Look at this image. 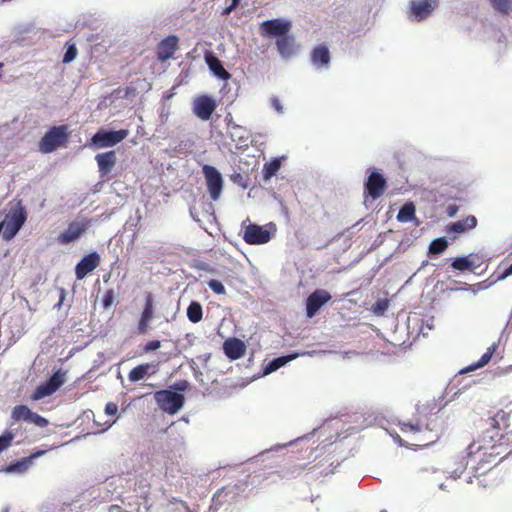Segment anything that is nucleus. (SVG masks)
Instances as JSON below:
<instances>
[{
    "mask_svg": "<svg viewBox=\"0 0 512 512\" xmlns=\"http://www.w3.org/2000/svg\"><path fill=\"white\" fill-rule=\"evenodd\" d=\"M434 408V403L417 404L414 422H399L398 426L401 432L419 435L416 442L411 445L427 447L440 438L436 424L437 415L433 412Z\"/></svg>",
    "mask_w": 512,
    "mask_h": 512,
    "instance_id": "obj_1",
    "label": "nucleus"
},
{
    "mask_svg": "<svg viewBox=\"0 0 512 512\" xmlns=\"http://www.w3.org/2000/svg\"><path fill=\"white\" fill-rule=\"evenodd\" d=\"M69 128L67 125L51 127L39 141L38 147L42 153H52L60 147H66L69 141Z\"/></svg>",
    "mask_w": 512,
    "mask_h": 512,
    "instance_id": "obj_2",
    "label": "nucleus"
},
{
    "mask_svg": "<svg viewBox=\"0 0 512 512\" xmlns=\"http://www.w3.org/2000/svg\"><path fill=\"white\" fill-rule=\"evenodd\" d=\"M487 444L488 457L491 459V463L495 462L497 457L502 460L512 453V433H500L498 436L489 435Z\"/></svg>",
    "mask_w": 512,
    "mask_h": 512,
    "instance_id": "obj_3",
    "label": "nucleus"
},
{
    "mask_svg": "<svg viewBox=\"0 0 512 512\" xmlns=\"http://www.w3.org/2000/svg\"><path fill=\"white\" fill-rule=\"evenodd\" d=\"M154 399L162 411L171 415L176 414L183 407L185 401L182 394L166 389L156 391Z\"/></svg>",
    "mask_w": 512,
    "mask_h": 512,
    "instance_id": "obj_4",
    "label": "nucleus"
},
{
    "mask_svg": "<svg viewBox=\"0 0 512 512\" xmlns=\"http://www.w3.org/2000/svg\"><path fill=\"white\" fill-rule=\"evenodd\" d=\"M26 219L27 212L22 205L19 204L16 208L11 209L4 221L5 229L2 234L3 239L5 241L12 240L24 225Z\"/></svg>",
    "mask_w": 512,
    "mask_h": 512,
    "instance_id": "obj_5",
    "label": "nucleus"
},
{
    "mask_svg": "<svg viewBox=\"0 0 512 512\" xmlns=\"http://www.w3.org/2000/svg\"><path fill=\"white\" fill-rule=\"evenodd\" d=\"M129 132L126 129L118 131L98 130L90 139L89 145L95 149L112 147L123 141Z\"/></svg>",
    "mask_w": 512,
    "mask_h": 512,
    "instance_id": "obj_6",
    "label": "nucleus"
},
{
    "mask_svg": "<svg viewBox=\"0 0 512 512\" xmlns=\"http://www.w3.org/2000/svg\"><path fill=\"white\" fill-rule=\"evenodd\" d=\"M439 0H412L407 11L408 18L420 22L428 18L438 7Z\"/></svg>",
    "mask_w": 512,
    "mask_h": 512,
    "instance_id": "obj_7",
    "label": "nucleus"
},
{
    "mask_svg": "<svg viewBox=\"0 0 512 512\" xmlns=\"http://www.w3.org/2000/svg\"><path fill=\"white\" fill-rule=\"evenodd\" d=\"M488 444L486 436L483 437V443H477L473 441L469 444V446L465 450V457L467 459L472 458L473 456L480 454V461L478 466L476 467V471L482 469V473L491 469V459L488 457Z\"/></svg>",
    "mask_w": 512,
    "mask_h": 512,
    "instance_id": "obj_8",
    "label": "nucleus"
},
{
    "mask_svg": "<svg viewBox=\"0 0 512 512\" xmlns=\"http://www.w3.org/2000/svg\"><path fill=\"white\" fill-rule=\"evenodd\" d=\"M206 179L207 189L212 200L220 198L223 189V178L220 172L213 166L204 165L202 168Z\"/></svg>",
    "mask_w": 512,
    "mask_h": 512,
    "instance_id": "obj_9",
    "label": "nucleus"
},
{
    "mask_svg": "<svg viewBox=\"0 0 512 512\" xmlns=\"http://www.w3.org/2000/svg\"><path fill=\"white\" fill-rule=\"evenodd\" d=\"M364 186L366 196L376 200L384 194L387 188V181L382 174L373 171L368 176Z\"/></svg>",
    "mask_w": 512,
    "mask_h": 512,
    "instance_id": "obj_10",
    "label": "nucleus"
},
{
    "mask_svg": "<svg viewBox=\"0 0 512 512\" xmlns=\"http://www.w3.org/2000/svg\"><path fill=\"white\" fill-rule=\"evenodd\" d=\"M331 300V294L324 289H317L306 299V316L314 317L320 308Z\"/></svg>",
    "mask_w": 512,
    "mask_h": 512,
    "instance_id": "obj_11",
    "label": "nucleus"
},
{
    "mask_svg": "<svg viewBox=\"0 0 512 512\" xmlns=\"http://www.w3.org/2000/svg\"><path fill=\"white\" fill-rule=\"evenodd\" d=\"M217 104L215 100L207 95L197 97L193 102V113L201 120L207 121L214 113Z\"/></svg>",
    "mask_w": 512,
    "mask_h": 512,
    "instance_id": "obj_12",
    "label": "nucleus"
},
{
    "mask_svg": "<svg viewBox=\"0 0 512 512\" xmlns=\"http://www.w3.org/2000/svg\"><path fill=\"white\" fill-rule=\"evenodd\" d=\"M100 262L101 258L97 252H91L85 255L75 266L76 278L78 280L84 279L100 265Z\"/></svg>",
    "mask_w": 512,
    "mask_h": 512,
    "instance_id": "obj_13",
    "label": "nucleus"
},
{
    "mask_svg": "<svg viewBox=\"0 0 512 512\" xmlns=\"http://www.w3.org/2000/svg\"><path fill=\"white\" fill-rule=\"evenodd\" d=\"M271 233L262 226L249 224L244 231L243 240L250 245H259L269 242Z\"/></svg>",
    "mask_w": 512,
    "mask_h": 512,
    "instance_id": "obj_14",
    "label": "nucleus"
},
{
    "mask_svg": "<svg viewBox=\"0 0 512 512\" xmlns=\"http://www.w3.org/2000/svg\"><path fill=\"white\" fill-rule=\"evenodd\" d=\"M144 308L141 313L137 331L139 334H146L150 328V322L154 318V297L153 294L147 292L144 296Z\"/></svg>",
    "mask_w": 512,
    "mask_h": 512,
    "instance_id": "obj_15",
    "label": "nucleus"
},
{
    "mask_svg": "<svg viewBox=\"0 0 512 512\" xmlns=\"http://www.w3.org/2000/svg\"><path fill=\"white\" fill-rule=\"evenodd\" d=\"M291 29V24L281 19L267 20L260 25V34L263 36H284Z\"/></svg>",
    "mask_w": 512,
    "mask_h": 512,
    "instance_id": "obj_16",
    "label": "nucleus"
},
{
    "mask_svg": "<svg viewBox=\"0 0 512 512\" xmlns=\"http://www.w3.org/2000/svg\"><path fill=\"white\" fill-rule=\"evenodd\" d=\"M89 227V221L71 222L68 228L58 236V242L66 245L77 240Z\"/></svg>",
    "mask_w": 512,
    "mask_h": 512,
    "instance_id": "obj_17",
    "label": "nucleus"
},
{
    "mask_svg": "<svg viewBox=\"0 0 512 512\" xmlns=\"http://www.w3.org/2000/svg\"><path fill=\"white\" fill-rule=\"evenodd\" d=\"M177 49L178 37L169 35L157 45V59L161 62H165L173 57Z\"/></svg>",
    "mask_w": 512,
    "mask_h": 512,
    "instance_id": "obj_18",
    "label": "nucleus"
},
{
    "mask_svg": "<svg viewBox=\"0 0 512 512\" xmlns=\"http://www.w3.org/2000/svg\"><path fill=\"white\" fill-rule=\"evenodd\" d=\"M478 224V220L475 216L469 215L466 218L450 223L447 226V233L456 235L463 234L474 229Z\"/></svg>",
    "mask_w": 512,
    "mask_h": 512,
    "instance_id": "obj_19",
    "label": "nucleus"
},
{
    "mask_svg": "<svg viewBox=\"0 0 512 512\" xmlns=\"http://www.w3.org/2000/svg\"><path fill=\"white\" fill-rule=\"evenodd\" d=\"M95 160L98 164L99 173L101 176L108 175L116 164L117 158L115 151H107L97 154Z\"/></svg>",
    "mask_w": 512,
    "mask_h": 512,
    "instance_id": "obj_20",
    "label": "nucleus"
},
{
    "mask_svg": "<svg viewBox=\"0 0 512 512\" xmlns=\"http://www.w3.org/2000/svg\"><path fill=\"white\" fill-rule=\"evenodd\" d=\"M225 355L231 360L241 358L245 353L244 343L237 338H229L223 344Z\"/></svg>",
    "mask_w": 512,
    "mask_h": 512,
    "instance_id": "obj_21",
    "label": "nucleus"
},
{
    "mask_svg": "<svg viewBox=\"0 0 512 512\" xmlns=\"http://www.w3.org/2000/svg\"><path fill=\"white\" fill-rule=\"evenodd\" d=\"M157 371V364L154 363H143L139 364L128 373V379L130 382H138L144 379L146 376L153 375Z\"/></svg>",
    "mask_w": 512,
    "mask_h": 512,
    "instance_id": "obj_22",
    "label": "nucleus"
},
{
    "mask_svg": "<svg viewBox=\"0 0 512 512\" xmlns=\"http://www.w3.org/2000/svg\"><path fill=\"white\" fill-rule=\"evenodd\" d=\"M205 61L209 69L218 78L222 80H228L231 77L230 73L223 67L221 61L214 54L210 52L206 53Z\"/></svg>",
    "mask_w": 512,
    "mask_h": 512,
    "instance_id": "obj_23",
    "label": "nucleus"
},
{
    "mask_svg": "<svg viewBox=\"0 0 512 512\" xmlns=\"http://www.w3.org/2000/svg\"><path fill=\"white\" fill-rule=\"evenodd\" d=\"M508 419L509 413L505 412L504 410H499L494 416L488 419L489 426L492 428V430H487L484 436H486V438H488L489 435L498 436V434H500L499 430L501 424L506 426Z\"/></svg>",
    "mask_w": 512,
    "mask_h": 512,
    "instance_id": "obj_24",
    "label": "nucleus"
},
{
    "mask_svg": "<svg viewBox=\"0 0 512 512\" xmlns=\"http://www.w3.org/2000/svg\"><path fill=\"white\" fill-rule=\"evenodd\" d=\"M311 61L316 66H327L330 62V53L324 44L316 46L311 53Z\"/></svg>",
    "mask_w": 512,
    "mask_h": 512,
    "instance_id": "obj_25",
    "label": "nucleus"
},
{
    "mask_svg": "<svg viewBox=\"0 0 512 512\" xmlns=\"http://www.w3.org/2000/svg\"><path fill=\"white\" fill-rule=\"evenodd\" d=\"M452 268L459 271H465V270H475L477 267H479V264L476 263L473 259V257L470 256H464V257H458L456 258L452 264Z\"/></svg>",
    "mask_w": 512,
    "mask_h": 512,
    "instance_id": "obj_26",
    "label": "nucleus"
},
{
    "mask_svg": "<svg viewBox=\"0 0 512 512\" xmlns=\"http://www.w3.org/2000/svg\"><path fill=\"white\" fill-rule=\"evenodd\" d=\"M276 45L280 54L284 57H288L293 53L294 40L292 37L286 35L281 36L277 39Z\"/></svg>",
    "mask_w": 512,
    "mask_h": 512,
    "instance_id": "obj_27",
    "label": "nucleus"
},
{
    "mask_svg": "<svg viewBox=\"0 0 512 512\" xmlns=\"http://www.w3.org/2000/svg\"><path fill=\"white\" fill-rule=\"evenodd\" d=\"M496 351V345H492L487 348V351L481 356V358L474 364H471L466 369L462 370V373L474 371L478 368L484 367L488 364Z\"/></svg>",
    "mask_w": 512,
    "mask_h": 512,
    "instance_id": "obj_28",
    "label": "nucleus"
},
{
    "mask_svg": "<svg viewBox=\"0 0 512 512\" xmlns=\"http://www.w3.org/2000/svg\"><path fill=\"white\" fill-rule=\"evenodd\" d=\"M415 219V205L413 202L405 203L397 214V220L399 222H409Z\"/></svg>",
    "mask_w": 512,
    "mask_h": 512,
    "instance_id": "obj_29",
    "label": "nucleus"
},
{
    "mask_svg": "<svg viewBox=\"0 0 512 512\" xmlns=\"http://www.w3.org/2000/svg\"><path fill=\"white\" fill-rule=\"evenodd\" d=\"M187 317L192 323H198L202 320L203 309L199 302L192 301L187 308Z\"/></svg>",
    "mask_w": 512,
    "mask_h": 512,
    "instance_id": "obj_30",
    "label": "nucleus"
},
{
    "mask_svg": "<svg viewBox=\"0 0 512 512\" xmlns=\"http://www.w3.org/2000/svg\"><path fill=\"white\" fill-rule=\"evenodd\" d=\"M32 414H33V411H31V409H29L28 406L17 405L13 408L11 416L14 421L23 420L28 423L30 421Z\"/></svg>",
    "mask_w": 512,
    "mask_h": 512,
    "instance_id": "obj_31",
    "label": "nucleus"
},
{
    "mask_svg": "<svg viewBox=\"0 0 512 512\" xmlns=\"http://www.w3.org/2000/svg\"><path fill=\"white\" fill-rule=\"evenodd\" d=\"M280 168H281V161L278 158H274L270 162H266L264 164L263 170H262L263 179L266 181L271 179L273 176L276 175V173L280 170Z\"/></svg>",
    "mask_w": 512,
    "mask_h": 512,
    "instance_id": "obj_32",
    "label": "nucleus"
},
{
    "mask_svg": "<svg viewBox=\"0 0 512 512\" xmlns=\"http://www.w3.org/2000/svg\"><path fill=\"white\" fill-rule=\"evenodd\" d=\"M65 374V372L58 370L46 381L53 392L57 391L63 385L65 382Z\"/></svg>",
    "mask_w": 512,
    "mask_h": 512,
    "instance_id": "obj_33",
    "label": "nucleus"
},
{
    "mask_svg": "<svg viewBox=\"0 0 512 512\" xmlns=\"http://www.w3.org/2000/svg\"><path fill=\"white\" fill-rule=\"evenodd\" d=\"M492 7L501 14L512 12V0H490Z\"/></svg>",
    "mask_w": 512,
    "mask_h": 512,
    "instance_id": "obj_34",
    "label": "nucleus"
},
{
    "mask_svg": "<svg viewBox=\"0 0 512 512\" xmlns=\"http://www.w3.org/2000/svg\"><path fill=\"white\" fill-rule=\"evenodd\" d=\"M448 247V242L445 238H437L433 240L429 245V253L431 254H440L446 250Z\"/></svg>",
    "mask_w": 512,
    "mask_h": 512,
    "instance_id": "obj_35",
    "label": "nucleus"
},
{
    "mask_svg": "<svg viewBox=\"0 0 512 512\" xmlns=\"http://www.w3.org/2000/svg\"><path fill=\"white\" fill-rule=\"evenodd\" d=\"M54 392L53 390L49 387V385L45 382L41 385H39L35 391L33 392L32 394V399L33 400H40L44 397H47V396H50L52 395Z\"/></svg>",
    "mask_w": 512,
    "mask_h": 512,
    "instance_id": "obj_36",
    "label": "nucleus"
},
{
    "mask_svg": "<svg viewBox=\"0 0 512 512\" xmlns=\"http://www.w3.org/2000/svg\"><path fill=\"white\" fill-rule=\"evenodd\" d=\"M77 54L78 50L75 43L67 42V50L64 54L62 62L65 64L72 62L76 58Z\"/></svg>",
    "mask_w": 512,
    "mask_h": 512,
    "instance_id": "obj_37",
    "label": "nucleus"
},
{
    "mask_svg": "<svg viewBox=\"0 0 512 512\" xmlns=\"http://www.w3.org/2000/svg\"><path fill=\"white\" fill-rule=\"evenodd\" d=\"M101 301H102L103 309H109L115 301L114 290L113 289L106 290Z\"/></svg>",
    "mask_w": 512,
    "mask_h": 512,
    "instance_id": "obj_38",
    "label": "nucleus"
},
{
    "mask_svg": "<svg viewBox=\"0 0 512 512\" xmlns=\"http://www.w3.org/2000/svg\"><path fill=\"white\" fill-rule=\"evenodd\" d=\"M14 439V434L11 431H5L0 436V453L7 449Z\"/></svg>",
    "mask_w": 512,
    "mask_h": 512,
    "instance_id": "obj_39",
    "label": "nucleus"
},
{
    "mask_svg": "<svg viewBox=\"0 0 512 512\" xmlns=\"http://www.w3.org/2000/svg\"><path fill=\"white\" fill-rule=\"evenodd\" d=\"M288 361V358L286 357H278L273 359L268 366L266 367V372L270 373L272 371H275L279 369L281 366H283Z\"/></svg>",
    "mask_w": 512,
    "mask_h": 512,
    "instance_id": "obj_40",
    "label": "nucleus"
},
{
    "mask_svg": "<svg viewBox=\"0 0 512 512\" xmlns=\"http://www.w3.org/2000/svg\"><path fill=\"white\" fill-rule=\"evenodd\" d=\"M209 288L218 295H223L226 293L224 285L216 279H211L208 281Z\"/></svg>",
    "mask_w": 512,
    "mask_h": 512,
    "instance_id": "obj_41",
    "label": "nucleus"
},
{
    "mask_svg": "<svg viewBox=\"0 0 512 512\" xmlns=\"http://www.w3.org/2000/svg\"><path fill=\"white\" fill-rule=\"evenodd\" d=\"M28 423H32L38 427L44 428L48 425V420L42 417L41 415L33 412L30 421Z\"/></svg>",
    "mask_w": 512,
    "mask_h": 512,
    "instance_id": "obj_42",
    "label": "nucleus"
},
{
    "mask_svg": "<svg viewBox=\"0 0 512 512\" xmlns=\"http://www.w3.org/2000/svg\"><path fill=\"white\" fill-rule=\"evenodd\" d=\"M388 308V301L387 300H379L377 301L373 307L372 310L376 315H383L385 311Z\"/></svg>",
    "mask_w": 512,
    "mask_h": 512,
    "instance_id": "obj_43",
    "label": "nucleus"
},
{
    "mask_svg": "<svg viewBox=\"0 0 512 512\" xmlns=\"http://www.w3.org/2000/svg\"><path fill=\"white\" fill-rule=\"evenodd\" d=\"M161 347V342L159 340H151L145 344L143 347V351L145 353L155 351Z\"/></svg>",
    "mask_w": 512,
    "mask_h": 512,
    "instance_id": "obj_44",
    "label": "nucleus"
},
{
    "mask_svg": "<svg viewBox=\"0 0 512 512\" xmlns=\"http://www.w3.org/2000/svg\"><path fill=\"white\" fill-rule=\"evenodd\" d=\"M118 411V406L113 402H108L105 406V413L114 416Z\"/></svg>",
    "mask_w": 512,
    "mask_h": 512,
    "instance_id": "obj_45",
    "label": "nucleus"
},
{
    "mask_svg": "<svg viewBox=\"0 0 512 512\" xmlns=\"http://www.w3.org/2000/svg\"><path fill=\"white\" fill-rule=\"evenodd\" d=\"M231 179L234 183L242 186L243 188H247V186H248V184L246 182H244L243 176L240 173L233 174Z\"/></svg>",
    "mask_w": 512,
    "mask_h": 512,
    "instance_id": "obj_46",
    "label": "nucleus"
},
{
    "mask_svg": "<svg viewBox=\"0 0 512 512\" xmlns=\"http://www.w3.org/2000/svg\"><path fill=\"white\" fill-rule=\"evenodd\" d=\"M271 105L272 107L278 112V113H283V107L281 105V102L279 100V98L277 97H272L271 100Z\"/></svg>",
    "mask_w": 512,
    "mask_h": 512,
    "instance_id": "obj_47",
    "label": "nucleus"
},
{
    "mask_svg": "<svg viewBox=\"0 0 512 512\" xmlns=\"http://www.w3.org/2000/svg\"><path fill=\"white\" fill-rule=\"evenodd\" d=\"M459 207L455 204L448 205L446 209V213L449 217H454L456 213L458 212Z\"/></svg>",
    "mask_w": 512,
    "mask_h": 512,
    "instance_id": "obj_48",
    "label": "nucleus"
},
{
    "mask_svg": "<svg viewBox=\"0 0 512 512\" xmlns=\"http://www.w3.org/2000/svg\"><path fill=\"white\" fill-rule=\"evenodd\" d=\"M240 0H232V3L230 6L226 7L223 11L224 15L230 14L239 4Z\"/></svg>",
    "mask_w": 512,
    "mask_h": 512,
    "instance_id": "obj_49",
    "label": "nucleus"
},
{
    "mask_svg": "<svg viewBox=\"0 0 512 512\" xmlns=\"http://www.w3.org/2000/svg\"><path fill=\"white\" fill-rule=\"evenodd\" d=\"M187 387H188L187 381H179V382L175 383V388L179 391H184L187 389Z\"/></svg>",
    "mask_w": 512,
    "mask_h": 512,
    "instance_id": "obj_50",
    "label": "nucleus"
},
{
    "mask_svg": "<svg viewBox=\"0 0 512 512\" xmlns=\"http://www.w3.org/2000/svg\"><path fill=\"white\" fill-rule=\"evenodd\" d=\"M512 275V264L504 270V272L499 276V279H505Z\"/></svg>",
    "mask_w": 512,
    "mask_h": 512,
    "instance_id": "obj_51",
    "label": "nucleus"
},
{
    "mask_svg": "<svg viewBox=\"0 0 512 512\" xmlns=\"http://www.w3.org/2000/svg\"><path fill=\"white\" fill-rule=\"evenodd\" d=\"M395 440H397L401 446H403V445H404V444L402 443V439L400 438V436H399V435H397V437L395 438Z\"/></svg>",
    "mask_w": 512,
    "mask_h": 512,
    "instance_id": "obj_52",
    "label": "nucleus"
},
{
    "mask_svg": "<svg viewBox=\"0 0 512 512\" xmlns=\"http://www.w3.org/2000/svg\"><path fill=\"white\" fill-rule=\"evenodd\" d=\"M466 466H467V463L465 465L464 464L461 465L460 473H462L465 470Z\"/></svg>",
    "mask_w": 512,
    "mask_h": 512,
    "instance_id": "obj_53",
    "label": "nucleus"
},
{
    "mask_svg": "<svg viewBox=\"0 0 512 512\" xmlns=\"http://www.w3.org/2000/svg\"><path fill=\"white\" fill-rule=\"evenodd\" d=\"M43 454V452H37L36 454H34L33 456H38V455H41Z\"/></svg>",
    "mask_w": 512,
    "mask_h": 512,
    "instance_id": "obj_54",
    "label": "nucleus"
},
{
    "mask_svg": "<svg viewBox=\"0 0 512 512\" xmlns=\"http://www.w3.org/2000/svg\"><path fill=\"white\" fill-rule=\"evenodd\" d=\"M380 512H387L386 510H381Z\"/></svg>",
    "mask_w": 512,
    "mask_h": 512,
    "instance_id": "obj_55",
    "label": "nucleus"
}]
</instances>
